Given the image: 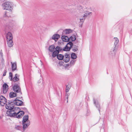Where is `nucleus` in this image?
Here are the masks:
<instances>
[{"label":"nucleus","instance_id":"f257e3e1","mask_svg":"<svg viewBox=\"0 0 132 132\" xmlns=\"http://www.w3.org/2000/svg\"><path fill=\"white\" fill-rule=\"evenodd\" d=\"M5 108L9 110L6 112L8 116L11 117H14L18 118H20L22 117L24 113L23 111H20V108L18 107H14L13 104H6Z\"/></svg>","mask_w":132,"mask_h":132},{"label":"nucleus","instance_id":"f03ea898","mask_svg":"<svg viewBox=\"0 0 132 132\" xmlns=\"http://www.w3.org/2000/svg\"><path fill=\"white\" fill-rule=\"evenodd\" d=\"M18 98H16L14 100H8L7 103L6 104L11 105L13 104L18 106H22L23 104V102L21 100L17 99Z\"/></svg>","mask_w":132,"mask_h":132},{"label":"nucleus","instance_id":"7ed1b4c3","mask_svg":"<svg viewBox=\"0 0 132 132\" xmlns=\"http://www.w3.org/2000/svg\"><path fill=\"white\" fill-rule=\"evenodd\" d=\"M6 38L8 47H11L12 46L13 43L12 41L13 37L12 34L9 32L6 35Z\"/></svg>","mask_w":132,"mask_h":132},{"label":"nucleus","instance_id":"20e7f679","mask_svg":"<svg viewBox=\"0 0 132 132\" xmlns=\"http://www.w3.org/2000/svg\"><path fill=\"white\" fill-rule=\"evenodd\" d=\"M2 6L3 10H11L12 9L11 4L9 2H6L3 4Z\"/></svg>","mask_w":132,"mask_h":132},{"label":"nucleus","instance_id":"39448f33","mask_svg":"<svg viewBox=\"0 0 132 132\" xmlns=\"http://www.w3.org/2000/svg\"><path fill=\"white\" fill-rule=\"evenodd\" d=\"M22 121L23 127L21 126H17L15 127V128L18 130L23 132L25 130V116H24Z\"/></svg>","mask_w":132,"mask_h":132},{"label":"nucleus","instance_id":"423d86ee","mask_svg":"<svg viewBox=\"0 0 132 132\" xmlns=\"http://www.w3.org/2000/svg\"><path fill=\"white\" fill-rule=\"evenodd\" d=\"M19 82H18V84H15L13 87V90L16 93H19V95H20L22 94V93L21 91V89L19 85Z\"/></svg>","mask_w":132,"mask_h":132},{"label":"nucleus","instance_id":"0eeeda50","mask_svg":"<svg viewBox=\"0 0 132 132\" xmlns=\"http://www.w3.org/2000/svg\"><path fill=\"white\" fill-rule=\"evenodd\" d=\"M27 114V115H25V128L28 127L30 125V122L28 120L29 116L28 115V114H29L27 110L25 108V113Z\"/></svg>","mask_w":132,"mask_h":132},{"label":"nucleus","instance_id":"6e6552de","mask_svg":"<svg viewBox=\"0 0 132 132\" xmlns=\"http://www.w3.org/2000/svg\"><path fill=\"white\" fill-rule=\"evenodd\" d=\"M72 46V43L71 42H69L67 43L65 46L63 48V50L65 51H69Z\"/></svg>","mask_w":132,"mask_h":132},{"label":"nucleus","instance_id":"1a4fd4ad","mask_svg":"<svg viewBox=\"0 0 132 132\" xmlns=\"http://www.w3.org/2000/svg\"><path fill=\"white\" fill-rule=\"evenodd\" d=\"M7 102L6 99L3 96H0V103L2 106H4Z\"/></svg>","mask_w":132,"mask_h":132},{"label":"nucleus","instance_id":"9d476101","mask_svg":"<svg viewBox=\"0 0 132 132\" xmlns=\"http://www.w3.org/2000/svg\"><path fill=\"white\" fill-rule=\"evenodd\" d=\"M63 60L65 62L67 63L69 61L70 56L69 55H68L67 54H65V55L63 56Z\"/></svg>","mask_w":132,"mask_h":132},{"label":"nucleus","instance_id":"9b49d317","mask_svg":"<svg viewBox=\"0 0 132 132\" xmlns=\"http://www.w3.org/2000/svg\"><path fill=\"white\" fill-rule=\"evenodd\" d=\"M8 89V86L7 84L6 83L4 84L3 85V93L4 94L6 93Z\"/></svg>","mask_w":132,"mask_h":132},{"label":"nucleus","instance_id":"f8f14e48","mask_svg":"<svg viewBox=\"0 0 132 132\" xmlns=\"http://www.w3.org/2000/svg\"><path fill=\"white\" fill-rule=\"evenodd\" d=\"M60 35L57 34L54 35L52 37V39L54 40L55 42H56L60 38Z\"/></svg>","mask_w":132,"mask_h":132},{"label":"nucleus","instance_id":"ddd939ff","mask_svg":"<svg viewBox=\"0 0 132 132\" xmlns=\"http://www.w3.org/2000/svg\"><path fill=\"white\" fill-rule=\"evenodd\" d=\"M11 63L12 64V72H13L16 70L17 67L16 63V62L12 63L11 62Z\"/></svg>","mask_w":132,"mask_h":132},{"label":"nucleus","instance_id":"4468645a","mask_svg":"<svg viewBox=\"0 0 132 132\" xmlns=\"http://www.w3.org/2000/svg\"><path fill=\"white\" fill-rule=\"evenodd\" d=\"M116 48L115 46L112 49L111 51L109 53L110 55V56L114 55L116 52Z\"/></svg>","mask_w":132,"mask_h":132},{"label":"nucleus","instance_id":"2eb2a0df","mask_svg":"<svg viewBox=\"0 0 132 132\" xmlns=\"http://www.w3.org/2000/svg\"><path fill=\"white\" fill-rule=\"evenodd\" d=\"M72 32V30L70 29H65L63 30L62 32L63 35L68 34Z\"/></svg>","mask_w":132,"mask_h":132},{"label":"nucleus","instance_id":"dca6fc26","mask_svg":"<svg viewBox=\"0 0 132 132\" xmlns=\"http://www.w3.org/2000/svg\"><path fill=\"white\" fill-rule=\"evenodd\" d=\"M61 38L62 40L65 42H68L69 40V37L65 36H62L61 37Z\"/></svg>","mask_w":132,"mask_h":132},{"label":"nucleus","instance_id":"f3484780","mask_svg":"<svg viewBox=\"0 0 132 132\" xmlns=\"http://www.w3.org/2000/svg\"><path fill=\"white\" fill-rule=\"evenodd\" d=\"M93 101L94 103L95 104L96 108L98 109L99 112H100V105L98 103H96L95 100L94 99H93Z\"/></svg>","mask_w":132,"mask_h":132},{"label":"nucleus","instance_id":"a211bd4d","mask_svg":"<svg viewBox=\"0 0 132 132\" xmlns=\"http://www.w3.org/2000/svg\"><path fill=\"white\" fill-rule=\"evenodd\" d=\"M9 96L10 98H13L17 96V94L13 92H11L9 94Z\"/></svg>","mask_w":132,"mask_h":132},{"label":"nucleus","instance_id":"6ab92c4d","mask_svg":"<svg viewBox=\"0 0 132 132\" xmlns=\"http://www.w3.org/2000/svg\"><path fill=\"white\" fill-rule=\"evenodd\" d=\"M19 80V78L18 77V74H15L14 77L12 79V80L14 82L18 81Z\"/></svg>","mask_w":132,"mask_h":132},{"label":"nucleus","instance_id":"aec40b11","mask_svg":"<svg viewBox=\"0 0 132 132\" xmlns=\"http://www.w3.org/2000/svg\"><path fill=\"white\" fill-rule=\"evenodd\" d=\"M75 62V61L74 60H72L70 61L69 64H66V66L67 67H71L74 64Z\"/></svg>","mask_w":132,"mask_h":132},{"label":"nucleus","instance_id":"412c9836","mask_svg":"<svg viewBox=\"0 0 132 132\" xmlns=\"http://www.w3.org/2000/svg\"><path fill=\"white\" fill-rule=\"evenodd\" d=\"M59 53V51H55L53 52L52 56L53 57H55L56 56H57L58 54Z\"/></svg>","mask_w":132,"mask_h":132},{"label":"nucleus","instance_id":"4be33fe9","mask_svg":"<svg viewBox=\"0 0 132 132\" xmlns=\"http://www.w3.org/2000/svg\"><path fill=\"white\" fill-rule=\"evenodd\" d=\"M55 49V47L54 45H52L50 46L49 48V50L51 52H53V51Z\"/></svg>","mask_w":132,"mask_h":132},{"label":"nucleus","instance_id":"5701e85b","mask_svg":"<svg viewBox=\"0 0 132 132\" xmlns=\"http://www.w3.org/2000/svg\"><path fill=\"white\" fill-rule=\"evenodd\" d=\"M76 36L75 35H73L70 36L69 38V40L73 41L76 40Z\"/></svg>","mask_w":132,"mask_h":132},{"label":"nucleus","instance_id":"b1692460","mask_svg":"<svg viewBox=\"0 0 132 132\" xmlns=\"http://www.w3.org/2000/svg\"><path fill=\"white\" fill-rule=\"evenodd\" d=\"M92 13L91 12H90L88 11H86L85 14H84V17H85L86 18L90 14H92Z\"/></svg>","mask_w":132,"mask_h":132},{"label":"nucleus","instance_id":"393cba45","mask_svg":"<svg viewBox=\"0 0 132 132\" xmlns=\"http://www.w3.org/2000/svg\"><path fill=\"white\" fill-rule=\"evenodd\" d=\"M63 56L62 55L59 54L57 56V57L59 60H61L63 59Z\"/></svg>","mask_w":132,"mask_h":132},{"label":"nucleus","instance_id":"a878e982","mask_svg":"<svg viewBox=\"0 0 132 132\" xmlns=\"http://www.w3.org/2000/svg\"><path fill=\"white\" fill-rule=\"evenodd\" d=\"M71 57L72 59H74L77 57V56L75 53H72L71 54Z\"/></svg>","mask_w":132,"mask_h":132},{"label":"nucleus","instance_id":"bb28decb","mask_svg":"<svg viewBox=\"0 0 132 132\" xmlns=\"http://www.w3.org/2000/svg\"><path fill=\"white\" fill-rule=\"evenodd\" d=\"M114 44L115 45V46L116 47V46L117 45L118 43L119 42V40L118 38H114Z\"/></svg>","mask_w":132,"mask_h":132},{"label":"nucleus","instance_id":"cd10ccee","mask_svg":"<svg viewBox=\"0 0 132 132\" xmlns=\"http://www.w3.org/2000/svg\"><path fill=\"white\" fill-rule=\"evenodd\" d=\"M9 13L7 11H5V12L4 15H3V17H8L10 16L9 15Z\"/></svg>","mask_w":132,"mask_h":132},{"label":"nucleus","instance_id":"c85d7f7f","mask_svg":"<svg viewBox=\"0 0 132 132\" xmlns=\"http://www.w3.org/2000/svg\"><path fill=\"white\" fill-rule=\"evenodd\" d=\"M86 18H85V17H84L83 16L80 19V22L81 23H83Z\"/></svg>","mask_w":132,"mask_h":132},{"label":"nucleus","instance_id":"c756f323","mask_svg":"<svg viewBox=\"0 0 132 132\" xmlns=\"http://www.w3.org/2000/svg\"><path fill=\"white\" fill-rule=\"evenodd\" d=\"M9 78L10 80L11 81L13 79V74L12 72H10L9 73Z\"/></svg>","mask_w":132,"mask_h":132},{"label":"nucleus","instance_id":"7c9ffc66","mask_svg":"<svg viewBox=\"0 0 132 132\" xmlns=\"http://www.w3.org/2000/svg\"><path fill=\"white\" fill-rule=\"evenodd\" d=\"M78 49L77 48V47H73V48L72 49V50L73 51L75 52L77 51Z\"/></svg>","mask_w":132,"mask_h":132},{"label":"nucleus","instance_id":"2f4dec72","mask_svg":"<svg viewBox=\"0 0 132 132\" xmlns=\"http://www.w3.org/2000/svg\"><path fill=\"white\" fill-rule=\"evenodd\" d=\"M69 89H70V88L69 87H68V86H67L66 87V90H65L66 92H68L69 91Z\"/></svg>","mask_w":132,"mask_h":132},{"label":"nucleus","instance_id":"473e14b6","mask_svg":"<svg viewBox=\"0 0 132 132\" xmlns=\"http://www.w3.org/2000/svg\"><path fill=\"white\" fill-rule=\"evenodd\" d=\"M55 49L56 50V51H58L59 52L60 51H61V49H60V47L58 46L56 47L55 48Z\"/></svg>","mask_w":132,"mask_h":132},{"label":"nucleus","instance_id":"72a5a7b5","mask_svg":"<svg viewBox=\"0 0 132 132\" xmlns=\"http://www.w3.org/2000/svg\"><path fill=\"white\" fill-rule=\"evenodd\" d=\"M7 72V71L6 69H4V73L3 75V76H5L6 75V73Z\"/></svg>","mask_w":132,"mask_h":132},{"label":"nucleus","instance_id":"f704fd0d","mask_svg":"<svg viewBox=\"0 0 132 132\" xmlns=\"http://www.w3.org/2000/svg\"><path fill=\"white\" fill-rule=\"evenodd\" d=\"M5 25L6 26H7V27L8 26H11V25L10 24H8L7 23H6V24H5Z\"/></svg>","mask_w":132,"mask_h":132},{"label":"nucleus","instance_id":"c9c22d12","mask_svg":"<svg viewBox=\"0 0 132 132\" xmlns=\"http://www.w3.org/2000/svg\"><path fill=\"white\" fill-rule=\"evenodd\" d=\"M82 24L83 23H81V25H80V27H82Z\"/></svg>","mask_w":132,"mask_h":132},{"label":"nucleus","instance_id":"e433bc0d","mask_svg":"<svg viewBox=\"0 0 132 132\" xmlns=\"http://www.w3.org/2000/svg\"><path fill=\"white\" fill-rule=\"evenodd\" d=\"M68 96L67 97V99H68Z\"/></svg>","mask_w":132,"mask_h":132}]
</instances>
